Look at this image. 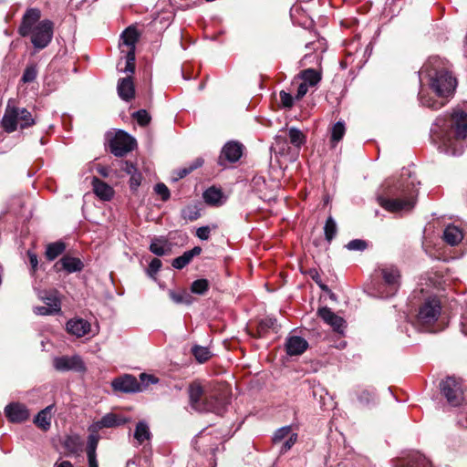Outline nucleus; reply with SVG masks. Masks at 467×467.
Segmentation results:
<instances>
[{
  "mask_svg": "<svg viewBox=\"0 0 467 467\" xmlns=\"http://www.w3.org/2000/svg\"><path fill=\"white\" fill-rule=\"evenodd\" d=\"M421 88L419 92L420 103L431 109H439L446 103L457 86L456 78L450 71L446 59L437 56L430 57L419 72Z\"/></svg>",
  "mask_w": 467,
  "mask_h": 467,
  "instance_id": "obj_1",
  "label": "nucleus"
},
{
  "mask_svg": "<svg viewBox=\"0 0 467 467\" xmlns=\"http://www.w3.org/2000/svg\"><path fill=\"white\" fill-rule=\"evenodd\" d=\"M400 178H389L380 187L377 195L379 204L389 213L410 212L417 202L418 187L410 174Z\"/></svg>",
  "mask_w": 467,
  "mask_h": 467,
  "instance_id": "obj_2",
  "label": "nucleus"
},
{
  "mask_svg": "<svg viewBox=\"0 0 467 467\" xmlns=\"http://www.w3.org/2000/svg\"><path fill=\"white\" fill-rule=\"evenodd\" d=\"M188 391L191 407L199 412L222 415L230 403V391L222 384L203 389L200 384L193 383Z\"/></svg>",
  "mask_w": 467,
  "mask_h": 467,
  "instance_id": "obj_3",
  "label": "nucleus"
},
{
  "mask_svg": "<svg viewBox=\"0 0 467 467\" xmlns=\"http://www.w3.org/2000/svg\"><path fill=\"white\" fill-rule=\"evenodd\" d=\"M41 12L37 8L28 9L22 19L18 32L22 36H30L36 49H43L51 42L54 25L50 20L39 21Z\"/></svg>",
  "mask_w": 467,
  "mask_h": 467,
  "instance_id": "obj_4",
  "label": "nucleus"
},
{
  "mask_svg": "<svg viewBox=\"0 0 467 467\" xmlns=\"http://www.w3.org/2000/svg\"><path fill=\"white\" fill-rule=\"evenodd\" d=\"M432 134L445 146H451L452 137L465 139L467 137V112L461 109H455L447 123L445 119H437L431 128Z\"/></svg>",
  "mask_w": 467,
  "mask_h": 467,
  "instance_id": "obj_5",
  "label": "nucleus"
},
{
  "mask_svg": "<svg viewBox=\"0 0 467 467\" xmlns=\"http://www.w3.org/2000/svg\"><path fill=\"white\" fill-rule=\"evenodd\" d=\"M139 40V33L136 28L129 26L120 35L119 49L126 60V73H134L135 70V47Z\"/></svg>",
  "mask_w": 467,
  "mask_h": 467,
  "instance_id": "obj_6",
  "label": "nucleus"
},
{
  "mask_svg": "<svg viewBox=\"0 0 467 467\" xmlns=\"http://www.w3.org/2000/svg\"><path fill=\"white\" fill-rule=\"evenodd\" d=\"M376 272L382 277L386 285V291L380 292V296H394L400 287V274L399 269L394 265H382L378 267Z\"/></svg>",
  "mask_w": 467,
  "mask_h": 467,
  "instance_id": "obj_7",
  "label": "nucleus"
},
{
  "mask_svg": "<svg viewBox=\"0 0 467 467\" xmlns=\"http://www.w3.org/2000/svg\"><path fill=\"white\" fill-rule=\"evenodd\" d=\"M441 390L448 403L453 407L460 406L463 401L462 380L448 377L441 382Z\"/></svg>",
  "mask_w": 467,
  "mask_h": 467,
  "instance_id": "obj_8",
  "label": "nucleus"
},
{
  "mask_svg": "<svg viewBox=\"0 0 467 467\" xmlns=\"http://www.w3.org/2000/svg\"><path fill=\"white\" fill-rule=\"evenodd\" d=\"M136 146L133 137L123 130H119L109 140L110 151L117 157H122L130 152Z\"/></svg>",
  "mask_w": 467,
  "mask_h": 467,
  "instance_id": "obj_9",
  "label": "nucleus"
},
{
  "mask_svg": "<svg viewBox=\"0 0 467 467\" xmlns=\"http://www.w3.org/2000/svg\"><path fill=\"white\" fill-rule=\"evenodd\" d=\"M441 303L437 298H428L420 307L418 319L423 325L434 323L441 314Z\"/></svg>",
  "mask_w": 467,
  "mask_h": 467,
  "instance_id": "obj_10",
  "label": "nucleus"
},
{
  "mask_svg": "<svg viewBox=\"0 0 467 467\" xmlns=\"http://www.w3.org/2000/svg\"><path fill=\"white\" fill-rule=\"evenodd\" d=\"M243 154V145L236 141L227 142L222 149L218 164L226 167L227 162L234 163L240 160Z\"/></svg>",
  "mask_w": 467,
  "mask_h": 467,
  "instance_id": "obj_11",
  "label": "nucleus"
},
{
  "mask_svg": "<svg viewBox=\"0 0 467 467\" xmlns=\"http://www.w3.org/2000/svg\"><path fill=\"white\" fill-rule=\"evenodd\" d=\"M53 366L58 371H84L86 368L82 358L78 355L56 357Z\"/></svg>",
  "mask_w": 467,
  "mask_h": 467,
  "instance_id": "obj_12",
  "label": "nucleus"
},
{
  "mask_svg": "<svg viewBox=\"0 0 467 467\" xmlns=\"http://www.w3.org/2000/svg\"><path fill=\"white\" fill-rule=\"evenodd\" d=\"M129 420V418L124 416L116 413H107L99 420L92 423L89 426L88 431L90 432H98L103 428H113L124 425Z\"/></svg>",
  "mask_w": 467,
  "mask_h": 467,
  "instance_id": "obj_13",
  "label": "nucleus"
},
{
  "mask_svg": "<svg viewBox=\"0 0 467 467\" xmlns=\"http://www.w3.org/2000/svg\"><path fill=\"white\" fill-rule=\"evenodd\" d=\"M318 317L327 325H329L334 331L343 334L346 327L345 320L335 314L329 307L323 306L317 311Z\"/></svg>",
  "mask_w": 467,
  "mask_h": 467,
  "instance_id": "obj_14",
  "label": "nucleus"
},
{
  "mask_svg": "<svg viewBox=\"0 0 467 467\" xmlns=\"http://www.w3.org/2000/svg\"><path fill=\"white\" fill-rule=\"evenodd\" d=\"M111 385L116 391L126 393L140 391V384L138 382L137 379L129 374L116 378Z\"/></svg>",
  "mask_w": 467,
  "mask_h": 467,
  "instance_id": "obj_15",
  "label": "nucleus"
},
{
  "mask_svg": "<svg viewBox=\"0 0 467 467\" xmlns=\"http://www.w3.org/2000/svg\"><path fill=\"white\" fill-rule=\"evenodd\" d=\"M5 412L11 422L20 423L29 418V411L24 404L14 402L8 404Z\"/></svg>",
  "mask_w": 467,
  "mask_h": 467,
  "instance_id": "obj_16",
  "label": "nucleus"
},
{
  "mask_svg": "<svg viewBox=\"0 0 467 467\" xmlns=\"http://www.w3.org/2000/svg\"><path fill=\"white\" fill-rule=\"evenodd\" d=\"M90 327L89 322L83 318H72L67 322V331L77 337L86 336L90 331Z\"/></svg>",
  "mask_w": 467,
  "mask_h": 467,
  "instance_id": "obj_17",
  "label": "nucleus"
},
{
  "mask_svg": "<svg viewBox=\"0 0 467 467\" xmlns=\"http://www.w3.org/2000/svg\"><path fill=\"white\" fill-rule=\"evenodd\" d=\"M308 348L307 341L298 336H292L286 339L285 349L289 356H298L303 354Z\"/></svg>",
  "mask_w": 467,
  "mask_h": 467,
  "instance_id": "obj_18",
  "label": "nucleus"
},
{
  "mask_svg": "<svg viewBox=\"0 0 467 467\" xmlns=\"http://www.w3.org/2000/svg\"><path fill=\"white\" fill-rule=\"evenodd\" d=\"M94 193L102 201H110L114 195V190L105 182L94 177L92 179Z\"/></svg>",
  "mask_w": 467,
  "mask_h": 467,
  "instance_id": "obj_19",
  "label": "nucleus"
},
{
  "mask_svg": "<svg viewBox=\"0 0 467 467\" xmlns=\"http://www.w3.org/2000/svg\"><path fill=\"white\" fill-rule=\"evenodd\" d=\"M58 265L61 266L59 269H63L69 274L80 272L84 267V265L79 258L68 255L63 256L57 263H56L55 267H58Z\"/></svg>",
  "mask_w": 467,
  "mask_h": 467,
  "instance_id": "obj_20",
  "label": "nucleus"
},
{
  "mask_svg": "<svg viewBox=\"0 0 467 467\" xmlns=\"http://www.w3.org/2000/svg\"><path fill=\"white\" fill-rule=\"evenodd\" d=\"M117 89L119 98L123 100L129 101L134 98L135 88L130 77L120 78Z\"/></svg>",
  "mask_w": 467,
  "mask_h": 467,
  "instance_id": "obj_21",
  "label": "nucleus"
},
{
  "mask_svg": "<svg viewBox=\"0 0 467 467\" xmlns=\"http://www.w3.org/2000/svg\"><path fill=\"white\" fill-rule=\"evenodd\" d=\"M149 249L152 254L158 256H163L171 254V244L164 237H154L151 240Z\"/></svg>",
  "mask_w": 467,
  "mask_h": 467,
  "instance_id": "obj_22",
  "label": "nucleus"
},
{
  "mask_svg": "<svg viewBox=\"0 0 467 467\" xmlns=\"http://www.w3.org/2000/svg\"><path fill=\"white\" fill-rule=\"evenodd\" d=\"M202 248L200 246H195L191 250L185 251L181 256L176 257L172 260L171 265L172 267L176 269H182L187 265L190 264V262L192 260L194 256H197L201 254Z\"/></svg>",
  "mask_w": 467,
  "mask_h": 467,
  "instance_id": "obj_23",
  "label": "nucleus"
},
{
  "mask_svg": "<svg viewBox=\"0 0 467 467\" xmlns=\"http://www.w3.org/2000/svg\"><path fill=\"white\" fill-rule=\"evenodd\" d=\"M18 123L17 108L7 107L2 119V126L7 132H13L16 130Z\"/></svg>",
  "mask_w": 467,
  "mask_h": 467,
  "instance_id": "obj_24",
  "label": "nucleus"
},
{
  "mask_svg": "<svg viewBox=\"0 0 467 467\" xmlns=\"http://www.w3.org/2000/svg\"><path fill=\"white\" fill-rule=\"evenodd\" d=\"M54 405H49L44 410H40L35 418V424L43 431L49 430L51 426V413Z\"/></svg>",
  "mask_w": 467,
  "mask_h": 467,
  "instance_id": "obj_25",
  "label": "nucleus"
},
{
  "mask_svg": "<svg viewBox=\"0 0 467 467\" xmlns=\"http://www.w3.org/2000/svg\"><path fill=\"white\" fill-rule=\"evenodd\" d=\"M463 238L462 230L455 225H448L443 232V240L453 246L458 244Z\"/></svg>",
  "mask_w": 467,
  "mask_h": 467,
  "instance_id": "obj_26",
  "label": "nucleus"
},
{
  "mask_svg": "<svg viewBox=\"0 0 467 467\" xmlns=\"http://www.w3.org/2000/svg\"><path fill=\"white\" fill-rule=\"evenodd\" d=\"M150 436L149 425L145 421H139L133 433L136 444L141 445L144 441H149Z\"/></svg>",
  "mask_w": 467,
  "mask_h": 467,
  "instance_id": "obj_27",
  "label": "nucleus"
},
{
  "mask_svg": "<svg viewBox=\"0 0 467 467\" xmlns=\"http://www.w3.org/2000/svg\"><path fill=\"white\" fill-rule=\"evenodd\" d=\"M65 250H66V244L62 241H57V242L48 244L47 245V249H46V253H45L46 258L48 261H53L57 256L62 254Z\"/></svg>",
  "mask_w": 467,
  "mask_h": 467,
  "instance_id": "obj_28",
  "label": "nucleus"
},
{
  "mask_svg": "<svg viewBox=\"0 0 467 467\" xmlns=\"http://www.w3.org/2000/svg\"><path fill=\"white\" fill-rule=\"evenodd\" d=\"M60 301L58 298H51V303H47V306H36L34 312L36 315L47 316L57 314L60 311Z\"/></svg>",
  "mask_w": 467,
  "mask_h": 467,
  "instance_id": "obj_29",
  "label": "nucleus"
},
{
  "mask_svg": "<svg viewBox=\"0 0 467 467\" xmlns=\"http://www.w3.org/2000/svg\"><path fill=\"white\" fill-rule=\"evenodd\" d=\"M202 197L206 203L212 205H218L221 203L223 192L219 188L212 186L203 192Z\"/></svg>",
  "mask_w": 467,
  "mask_h": 467,
  "instance_id": "obj_30",
  "label": "nucleus"
},
{
  "mask_svg": "<svg viewBox=\"0 0 467 467\" xmlns=\"http://www.w3.org/2000/svg\"><path fill=\"white\" fill-rule=\"evenodd\" d=\"M346 133V125L343 120L336 122L331 129V143L335 147L344 137Z\"/></svg>",
  "mask_w": 467,
  "mask_h": 467,
  "instance_id": "obj_31",
  "label": "nucleus"
},
{
  "mask_svg": "<svg viewBox=\"0 0 467 467\" xmlns=\"http://www.w3.org/2000/svg\"><path fill=\"white\" fill-rule=\"evenodd\" d=\"M300 78H302L304 83H306L309 87L316 86L321 79L320 74L312 68H308L303 70L300 74Z\"/></svg>",
  "mask_w": 467,
  "mask_h": 467,
  "instance_id": "obj_32",
  "label": "nucleus"
},
{
  "mask_svg": "<svg viewBox=\"0 0 467 467\" xmlns=\"http://www.w3.org/2000/svg\"><path fill=\"white\" fill-rule=\"evenodd\" d=\"M203 162H204V161H203V159L202 157L196 158L188 166H186V167L177 171V172H176L177 173V177L175 178V180L184 178L185 176L190 174L194 170L202 167Z\"/></svg>",
  "mask_w": 467,
  "mask_h": 467,
  "instance_id": "obj_33",
  "label": "nucleus"
},
{
  "mask_svg": "<svg viewBox=\"0 0 467 467\" xmlns=\"http://www.w3.org/2000/svg\"><path fill=\"white\" fill-rule=\"evenodd\" d=\"M169 296L171 299L176 304L190 305L192 302V296L185 290L182 291H170Z\"/></svg>",
  "mask_w": 467,
  "mask_h": 467,
  "instance_id": "obj_34",
  "label": "nucleus"
},
{
  "mask_svg": "<svg viewBox=\"0 0 467 467\" xmlns=\"http://www.w3.org/2000/svg\"><path fill=\"white\" fill-rule=\"evenodd\" d=\"M18 121H20V128L26 129L31 127L35 124V120L32 117V114L26 109H18Z\"/></svg>",
  "mask_w": 467,
  "mask_h": 467,
  "instance_id": "obj_35",
  "label": "nucleus"
},
{
  "mask_svg": "<svg viewBox=\"0 0 467 467\" xmlns=\"http://www.w3.org/2000/svg\"><path fill=\"white\" fill-rule=\"evenodd\" d=\"M290 142L299 148L306 142V136L301 130L296 128H290L288 131Z\"/></svg>",
  "mask_w": 467,
  "mask_h": 467,
  "instance_id": "obj_36",
  "label": "nucleus"
},
{
  "mask_svg": "<svg viewBox=\"0 0 467 467\" xmlns=\"http://www.w3.org/2000/svg\"><path fill=\"white\" fill-rule=\"evenodd\" d=\"M192 352L198 362L203 363L206 362L211 358V352L207 348L194 346L192 349Z\"/></svg>",
  "mask_w": 467,
  "mask_h": 467,
  "instance_id": "obj_37",
  "label": "nucleus"
},
{
  "mask_svg": "<svg viewBox=\"0 0 467 467\" xmlns=\"http://www.w3.org/2000/svg\"><path fill=\"white\" fill-rule=\"evenodd\" d=\"M324 231H325V236H326V239L330 242L337 234V223L335 222V220L329 216L327 219V222H326V224H325V227H324Z\"/></svg>",
  "mask_w": 467,
  "mask_h": 467,
  "instance_id": "obj_38",
  "label": "nucleus"
},
{
  "mask_svg": "<svg viewBox=\"0 0 467 467\" xmlns=\"http://www.w3.org/2000/svg\"><path fill=\"white\" fill-rule=\"evenodd\" d=\"M36 76H37L36 65L31 64L26 67L21 80L24 83H30V82H33L36 78Z\"/></svg>",
  "mask_w": 467,
  "mask_h": 467,
  "instance_id": "obj_39",
  "label": "nucleus"
},
{
  "mask_svg": "<svg viewBox=\"0 0 467 467\" xmlns=\"http://www.w3.org/2000/svg\"><path fill=\"white\" fill-rule=\"evenodd\" d=\"M208 289L209 282L206 279L195 280L191 285V291L198 295H203Z\"/></svg>",
  "mask_w": 467,
  "mask_h": 467,
  "instance_id": "obj_40",
  "label": "nucleus"
},
{
  "mask_svg": "<svg viewBox=\"0 0 467 467\" xmlns=\"http://www.w3.org/2000/svg\"><path fill=\"white\" fill-rule=\"evenodd\" d=\"M408 467H432L430 461L421 454H415L410 459Z\"/></svg>",
  "mask_w": 467,
  "mask_h": 467,
  "instance_id": "obj_41",
  "label": "nucleus"
},
{
  "mask_svg": "<svg viewBox=\"0 0 467 467\" xmlns=\"http://www.w3.org/2000/svg\"><path fill=\"white\" fill-rule=\"evenodd\" d=\"M292 434V428L291 426H284L280 429H278L273 436V442L278 443L282 441L286 437L290 436Z\"/></svg>",
  "mask_w": 467,
  "mask_h": 467,
  "instance_id": "obj_42",
  "label": "nucleus"
},
{
  "mask_svg": "<svg viewBox=\"0 0 467 467\" xmlns=\"http://www.w3.org/2000/svg\"><path fill=\"white\" fill-rule=\"evenodd\" d=\"M98 432H91L88 438V444H87V454H97L96 450L98 447L99 437L97 434Z\"/></svg>",
  "mask_w": 467,
  "mask_h": 467,
  "instance_id": "obj_43",
  "label": "nucleus"
},
{
  "mask_svg": "<svg viewBox=\"0 0 467 467\" xmlns=\"http://www.w3.org/2000/svg\"><path fill=\"white\" fill-rule=\"evenodd\" d=\"M133 118L140 126H146L150 120V117L145 109H140L134 112Z\"/></svg>",
  "mask_w": 467,
  "mask_h": 467,
  "instance_id": "obj_44",
  "label": "nucleus"
},
{
  "mask_svg": "<svg viewBox=\"0 0 467 467\" xmlns=\"http://www.w3.org/2000/svg\"><path fill=\"white\" fill-rule=\"evenodd\" d=\"M368 246L366 241L361 239H355L348 243L346 247L351 251H364Z\"/></svg>",
  "mask_w": 467,
  "mask_h": 467,
  "instance_id": "obj_45",
  "label": "nucleus"
},
{
  "mask_svg": "<svg viewBox=\"0 0 467 467\" xmlns=\"http://www.w3.org/2000/svg\"><path fill=\"white\" fill-rule=\"evenodd\" d=\"M154 191L155 192L161 196V200L162 201H167L169 200L171 194H170V190L168 189V187L162 183V182H159L155 185L154 187Z\"/></svg>",
  "mask_w": 467,
  "mask_h": 467,
  "instance_id": "obj_46",
  "label": "nucleus"
},
{
  "mask_svg": "<svg viewBox=\"0 0 467 467\" xmlns=\"http://www.w3.org/2000/svg\"><path fill=\"white\" fill-rule=\"evenodd\" d=\"M280 101L284 108L291 109L294 105V98L292 95L285 90L280 91Z\"/></svg>",
  "mask_w": 467,
  "mask_h": 467,
  "instance_id": "obj_47",
  "label": "nucleus"
},
{
  "mask_svg": "<svg viewBox=\"0 0 467 467\" xmlns=\"http://www.w3.org/2000/svg\"><path fill=\"white\" fill-rule=\"evenodd\" d=\"M161 265H162V264L160 259L153 258L149 265V268H148L149 275L153 276L154 275H156L160 271Z\"/></svg>",
  "mask_w": 467,
  "mask_h": 467,
  "instance_id": "obj_48",
  "label": "nucleus"
},
{
  "mask_svg": "<svg viewBox=\"0 0 467 467\" xmlns=\"http://www.w3.org/2000/svg\"><path fill=\"white\" fill-rule=\"evenodd\" d=\"M296 440H297L296 433H292L290 436H288L287 440L285 441V442L283 443V445L281 447V452L285 453L287 451H289L293 447V445L296 442Z\"/></svg>",
  "mask_w": 467,
  "mask_h": 467,
  "instance_id": "obj_49",
  "label": "nucleus"
},
{
  "mask_svg": "<svg viewBox=\"0 0 467 467\" xmlns=\"http://www.w3.org/2000/svg\"><path fill=\"white\" fill-rule=\"evenodd\" d=\"M141 174L138 171L130 175V187L132 191H136L141 182Z\"/></svg>",
  "mask_w": 467,
  "mask_h": 467,
  "instance_id": "obj_50",
  "label": "nucleus"
},
{
  "mask_svg": "<svg viewBox=\"0 0 467 467\" xmlns=\"http://www.w3.org/2000/svg\"><path fill=\"white\" fill-rule=\"evenodd\" d=\"M374 392L368 389H362L358 394V400L362 403H368L374 399Z\"/></svg>",
  "mask_w": 467,
  "mask_h": 467,
  "instance_id": "obj_51",
  "label": "nucleus"
},
{
  "mask_svg": "<svg viewBox=\"0 0 467 467\" xmlns=\"http://www.w3.org/2000/svg\"><path fill=\"white\" fill-rule=\"evenodd\" d=\"M211 229L209 226H202L197 229L196 236L201 240H208L210 237Z\"/></svg>",
  "mask_w": 467,
  "mask_h": 467,
  "instance_id": "obj_52",
  "label": "nucleus"
},
{
  "mask_svg": "<svg viewBox=\"0 0 467 467\" xmlns=\"http://www.w3.org/2000/svg\"><path fill=\"white\" fill-rule=\"evenodd\" d=\"M120 168L123 171H125L129 175H131L136 171H138L137 168L135 167V165L132 162L128 161H122Z\"/></svg>",
  "mask_w": 467,
  "mask_h": 467,
  "instance_id": "obj_53",
  "label": "nucleus"
},
{
  "mask_svg": "<svg viewBox=\"0 0 467 467\" xmlns=\"http://www.w3.org/2000/svg\"><path fill=\"white\" fill-rule=\"evenodd\" d=\"M27 256H28L29 263L31 265V271H32V273H35L36 271L37 265H38L37 255L34 252L28 251Z\"/></svg>",
  "mask_w": 467,
  "mask_h": 467,
  "instance_id": "obj_54",
  "label": "nucleus"
},
{
  "mask_svg": "<svg viewBox=\"0 0 467 467\" xmlns=\"http://www.w3.org/2000/svg\"><path fill=\"white\" fill-rule=\"evenodd\" d=\"M308 88L309 86H307L306 83L302 82L297 88L296 99H301L307 93Z\"/></svg>",
  "mask_w": 467,
  "mask_h": 467,
  "instance_id": "obj_55",
  "label": "nucleus"
},
{
  "mask_svg": "<svg viewBox=\"0 0 467 467\" xmlns=\"http://www.w3.org/2000/svg\"><path fill=\"white\" fill-rule=\"evenodd\" d=\"M461 327H462V333L467 336V309L462 316Z\"/></svg>",
  "mask_w": 467,
  "mask_h": 467,
  "instance_id": "obj_56",
  "label": "nucleus"
},
{
  "mask_svg": "<svg viewBox=\"0 0 467 467\" xmlns=\"http://www.w3.org/2000/svg\"><path fill=\"white\" fill-rule=\"evenodd\" d=\"M87 456H88V467H99L97 454H87Z\"/></svg>",
  "mask_w": 467,
  "mask_h": 467,
  "instance_id": "obj_57",
  "label": "nucleus"
},
{
  "mask_svg": "<svg viewBox=\"0 0 467 467\" xmlns=\"http://www.w3.org/2000/svg\"><path fill=\"white\" fill-rule=\"evenodd\" d=\"M54 467H73V464L69 461H63L61 462H56Z\"/></svg>",
  "mask_w": 467,
  "mask_h": 467,
  "instance_id": "obj_58",
  "label": "nucleus"
},
{
  "mask_svg": "<svg viewBox=\"0 0 467 467\" xmlns=\"http://www.w3.org/2000/svg\"><path fill=\"white\" fill-rule=\"evenodd\" d=\"M51 298H57V296L53 293H49L48 295H47L46 296H42V299L44 300V302L46 303V305H47V303H51Z\"/></svg>",
  "mask_w": 467,
  "mask_h": 467,
  "instance_id": "obj_59",
  "label": "nucleus"
},
{
  "mask_svg": "<svg viewBox=\"0 0 467 467\" xmlns=\"http://www.w3.org/2000/svg\"><path fill=\"white\" fill-rule=\"evenodd\" d=\"M312 278L319 285V286L321 287L322 290L326 291L327 289V285H322L320 283L319 276H318V275L317 273H316V275H312Z\"/></svg>",
  "mask_w": 467,
  "mask_h": 467,
  "instance_id": "obj_60",
  "label": "nucleus"
},
{
  "mask_svg": "<svg viewBox=\"0 0 467 467\" xmlns=\"http://www.w3.org/2000/svg\"><path fill=\"white\" fill-rule=\"evenodd\" d=\"M198 218V213L197 212H191V214H189V220L193 221Z\"/></svg>",
  "mask_w": 467,
  "mask_h": 467,
  "instance_id": "obj_61",
  "label": "nucleus"
},
{
  "mask_svg": "<svg viewBox=\"0 0 467 467\" xmlns=\"http://www.w3.org/2000/svg\"><path fill=\"white\" fill-rule=\"evenodd\" d=\"M99 173L103 176H107V171H106V169L105 168H100L99 170Z\"/></svg>",
  "mask_w": 467,
  "mask_h": 467,
  "instance_id": "obj_62",
  "label": "nucleus"
},
{
  "mask_svg": "<svg viewBox=\"0 0 467 467\" xmlns=\"http://www.w3.org/2000/svg\"><path fill=\"white\" fill-rule=\"evenodd\" d=\"M265 325L267 327L273 326L274 325V320H272V319L265 320Z\"/></svg>",
  "mask_w": 467,
  "mask_h": 467,
  "instance_id": "obj_63",
  "label": "nucleus"
},
{
  "mask_svg": "<svg viewBox=\"0 0 467 467\" xmlns=\"http://www.w3.org/2000/svg\"><path fill=\"white\" fill-rule=\"evenodd\" d=\"M71 440H72L71 438H67V442H66V446H67V447H68V442H69V441H71Z\"/></svg>",
  "mask_w": 467,
  "mask_h": 467,
  "instance_id": "obj_64",
  "label": "nucleus"
}]
</instances>
